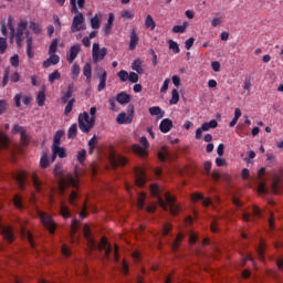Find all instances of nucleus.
<instances>
[{
  "label": "nucleus",
  "instance_id": "3",
  "mask_svg": "<svg viewBox=\"0 0 283 283\" xmlns=\"http://www.w3.org/2000/svg\"><path fill=\"white\" fill-rule=\"evenodd\" d=\"M84 238L86 240L87 248L90 251H104L105 260H109V254L112 253V244L107 242V238H102V241L97 244L92 232L90 231V226L85 224L83 230Z\"/></svg>",
  "mask_w": 283,
  "mask_h": 283
},
{
  "label": "nucleus",
  "instance_id": "45",
  "mask_svg": "<svg viewBox=\"0 0 283 283\" xmlns=\"http://www.w3.org/2000/svg\"><path fill=\"white\" fill-rule=\"evenodd\" d=\"M78 74H81V66L78 63H74L71 70V76L72 78H77Z\"/></svg>",
  "mask_w": 283,
  "mask_h": 283
},
{
  "label": "nucleus",
  "instance_id": "38",
  "mask_svg": "<svg viewBox=\"0 0 283 283\" xmlns=\"http://www.w3.org/2000/svg\"><path fill=\"white\" fill-rule=\"evenodd\" d=\"M145 28H147L148 30H156V22L154 21V18L149 14L146 17Z\"/></svg>",
  "mask_w": 283,
  "mask_h": 283
},
{
  "label": "nucleus",
  "instance_id": "53",
  "mask_svg": "<svg viewBox=\"0 0 283 283\" xmlns=\"http://www.w3.org/2000/svg\"><path fill=\"white\" fill-rule=\"evenodd\" d=\"M60 211H61V216H63L64 218H70V208H67L65 203L63 202L61 203Z\"/></svg>",
  "mask_w": 283,
  "mask_h": 283
},
{
  "label": "nucleus",
  "instance_id": "62",
  "mask_svg": "<svg viewBox=\"0 0 283 283\" xmlns=\"http://www.w3.org/2000/svg\"><path fill=\"white\" fill-rule=\"evenodd\" d=\"M75 99H70L67 105L65 106L64 114H70L72 112V108L74 107Z\"/></svg>",
  "mask_w": 283,
  "mask_h": 283
},
{
  "label": "nucleus",
  "instance_id": "8",
  "mask_svg": "<svg viewBox=\"0 0 283 283\" xmlns=\"http://www.w3.org/2000/svg\"><path fill=\"white\" fill-rule=\"evenodd\" d=\"M38 217L40 218L42 224L46 227V229L50 231V233H54L56 229V223L52 220V217L49 214H45V212L41 210H36Z\"/></svg>",
  "mask_w": 283,
  "mask_h": 283
},
{
  "label": "nucleus",
  "instance_id": "58",
  "mask_svg": "<svg viewBox=\"0 0 283 283\" xmlns=\"http://www.w3.org/2000/svg\"><path fill=\"white\" fill-rule=\"evenodd\" d=\"M108 103H109V105H111L112 112H118V109H120V108H118V106L116 105V103H118V101H117L116 98H114V97L109 98V99H108Z\"/></svg>",
  "mask_w": 283,
  "mask_h": 283
},
{
  "label": "nucleus",
  "instance_id": "61",
  "mask_svg": "<svg viewBox=\"0 0 283 283\" xmlns=\"http://www.w3.org/2000/svg\"><path fill=\"white\" fill-rule=\"evenodd\" d=\"M256 251H258L260 260H263V258H264V243H263V241L260 242Z\"/></svg>",
  "mask_w": 283,
  "mask_h": 283
},
{
  "label": "nucleus",
  "instance_id": "57",
  "mask_svg": "<svg viewBox=\"0 0 283 283\" xmlns=\"http://www.w3.org/2000/svg\"><path fill=\"white\" fill-rule=\"evenodd\" d=\"M30 30H32L34 34H41V25H39L36 22H30Z\"/></svg>",
  "mask_w": 283,
  "mask_h": 283
},
{
  "label": "nucleus",
  "instance_id": "36",
  "mask_svg": "<svg viewBox=\"0 0 283 283\" xmlns=\"http://www.w3.org/2000/svg\"><path fill=\"white\" fill-rule=\"evenodd\" d=\"M10 145V139L8 138V135L0 132V149H6Z\"/></svg>",
  "mask_w": 283,
  "mask_h": 283
},
{
  "label": "nucleus",
  "instance_id": "25",
  "mask_svg": "<svg viewBox=\"0 0 283 283\" xmlns=\"http://www.w3.org/2000/svg\"><path fill=\"white\" fill-rule=\"evenodd\" d=\"M116 17L114 13H108L107 23L105 24L104 32L105 34H109L112 32V29L114 28V21Z\"/></svg>",
  "mask_w": 283,
  "mask_h": 283
},
{
  "label": "nucleus",
  "instance_id": "10",
  "mask_svg": "<svg viewBox=\"0 0 283 283\" xmlns=\"http://www.w3.org/2000/svg\"><path fill=\"white\" fill-rule=\"evenodd\" d=\"M264 176H266V169L265 168H261L258 171V180H259V186H258V193L262 195H266L269 193V188H266V179L264 178Z\"/></svg>",
  "mask_w": 283,
  "mask_h": 283
},
{
  "label": "nucleus",
  "instance_id": "16",
  "mask_svg": "<svg viewBox=\"0 0 283 283\" xmlns=\"http://www.w3.org/2000/svg\"><path fill=\"white\" fill-rule=\"evenodd\" d=\"M174 128V122L169 118H165L159 124V129L161 134H169L171 129Z\"/></svg>",
  "mask_w": 283,
  "mask_h": 283
},
{
  "label": "nucleus",
  "instance_id": "5",
  "mask_svg": "<svg viewBox=\"0 0 283 283\" xmlns=\"http://www.w3.org/2000/svg\"><path fill=\"white\" fill-rule=\"evenodd\" d=\"M94 125H96V120L94 117H90V113L84 112L78 115V127L83 134H90L94 129Z\"/></svg>",
  "mask_w": 283,
  "mask_h": 283
},
{
  "label": "nucleus",
  "instance_id": "51",
  "mask_svg": "<svg viewBox=\"0 0 283 283\" xmlns=\"http://www.w3.org/2000/svg\"><path fill=\"white\" fill-rule=\"evenodd\" d=\"M85 158H87V151L85 149L80 150L77 153V163H80L81 165H83V163H85Z\"/></svg>",
  "mask_w": 283,
  "mask_h": 283
},
{
  "label": "nucleus",
  "instance_id": "12",
  "mask_svg": "<svg viewBox=\"0 0 283 283\" xmlns=\"http://www.w3.org/2000/svg\"><path fill=\"white\" fill-rule=\"evenodd\" d=\"M109 163L113 167H123L127 163V158H125L123 155L111 153Z\"/></svg>",
  "mask_w": 283,
  "mask_h": 283
},
{
  "label": "nucleus",
  "instance_id": "28",
  "mask_svg": "<svg viewBox=\"0 0 283 283\" xmlns=\"http://www.w3.org/2000/svg\"><path fill=\"white\" fill-rule=\"evenodd\" d=\"M21 98H22V103L24 104V105H30V97H28V96H22L21 94H17L15 96H14V102H15V106L17 107H21Z\"/></svg>",
  "mask_w": 283,
  "mask_h": 283
},
{
  "label": "nucleus",
  "instance_id": "34",
  "mask_svg": "<svg viewBox=\"0 0 283 283\" xmlns=\"http://www.w3.org/2000/svg\"><path fill=\"white\" fill-rule=\"evenodd\" d=\"M122 19H128L132 20L136 17V13L134 12L133 9H125L120 12Z\"/></svg>",
  "mask_w": 283,
  "mask_h": 283
},
{
  "label": "nucleus",
  "instance_id": "21",
  "mask_svg": "<svg viewBox=\"0 0 283 283\" xmlns=\"http://www.w3.org/2000/svg\"><path fill=\"white\" fill-rule=\"evenodd\" d=\"M49 59L43 62V67H50L51 65H59L61 57L56 53H49Z\"/></svg>",
  "mask_w": 283,
  "mask_h": 283
},
{
  "label": "nucleus",
  "instance_id": "1",
  "mask_svg": "<svg viewBox=\"0 0 283 283\" xmlns=\"http://www.w3.org/2000/svg\"><path fill=\"white\" fill-rule=\"evenodd\" d=\"M7 25L11 43H14L15 40L18 48H22L23 41L27 39V54L29 59H34V42L32 36H30V31H28V20L21 19L14 24L12 15H9Z\"/></svg>",
  "mask_w": 283,
  "mask_h": 283
},
{
  "label": "nucleus",
  "instance_id": "4",
  "mask_svg": "<svg viewBox=\"0 0 283 283\" xmlns=\"http://www.w3.org/2000/svg\"><path fill=\"white\" fill-rule=\"evenodd\" d=\"M54 176H56V178H60L59 180L60 193H63V191H65L67 187H78V176H80L78 169H75L74 175L64 176L63 168L61 167V165H55Z\"/></svg>",
  "mask_w": 283,
  "mask_h": 283
},
{
  "label": "nucleus",
  "instance_id": "31",
  "mask_svg": "<svg viewBox=\"0 0 283 283\" xmlns=\"http://www.w3.org/2000/svg\"><path fill=\"white\" fill-rule=\"evenodd\" d=\"M83 74L86 76L87 83H92V64L86 63L83 67Z\"/></svg>",
  "mask_w": 283,
  "mask_h": 283
},
{
  "label": "nucleus",
  "instance_id": "59",
  "mask_svg": "<svg viewBox=\"0 0 283 283\" xmlns=\"http://www.w3.org/2000/svg\"><path fill=\"white\" fill-rule=\"evenodd\" d=\"M117 76L119 77V80L125 83V81H128L129 78V73H127V71H119L117 73Z\"/></svg>",
  "mask_w": 283,
  "mask_h": 283
},
{
  "label": "nucleus",
  "instance_id": "15",
  "mask_svg": "<svg viewBox=\"0 0 283 283\" xmlns=\"http://www.w3.org/2000/svg\"><path fill=\"white\" fill-rule=\"evenodd\" d=\"M31 180L33 189H35L38 193H41V191H43V181H41L36 172L31 174Z\"/></svg>",
  "mask_w": 283,
  "mask_h": 283
},
{
  "label": "nucleus",
  "instance_id": "49",
  "mask_svg": "<svg viewBox=\"0 0 283 283\" xmlns=\"http://www.w3.org/2000/svg\"><path fill=\"white\" fill-rule=\"evenodd\" d=\"M145 198H147V195H145V192H140L137 199L138 209H143V207H145Z\"/></svg>",
  "mask_w": 283,
  "mask_h": 283
},
{
  "label": "nucleus",
  "instance_id": "64",
  "mask_svg": "<svg viewBox=\"0 0 283 283\" xmlns=\"http://www.w3.org/2000/svg\"><path fill=\"white\" fill-rule=\"evenodd\" d=\"M128 81L130 83H138V74H136L135 72H130L128 75Z\"/></svg>",
  "mask_w": 283,
  "mask_h": 283
},
{
  "label": "nucleus",
  "instance_id": "44",
  "mask_svg": "<svg viewBox=\"0 0 283 283\" xmlns=\"http://www.w3.org/2000/svg\"><path fill=\"white\" fill-rule=\"evenodd\" d=\"M78 133V126L76 124H72L69 128L67 137L76 138V134Z\"/></svg>",
  "mask_w": 283,
  "mask_h": 283
},
{
  "label": "nucleus",
  "instance_id": "27",
  "mask_svg": "<svg viewBox=\"0 0 283 283\" xmlns=\"http://www.w3.org/2000/svg\"><path fill=\"white\" fill-rule=\"evenodd\" d=\"M136 45H138V33H136V30H133L130 33V40H129V50L134 51L136 50Z\"/></svg>",
  "mask_w": 283,
  "mask_h": 283
},
{
  "label": "nucleus",
  "instance_id": "23",
  "mask_svg": "<svg viewBox=\"0 0 283 283\" xmlns=\"http://www.w3.org/2000/svg\"><path fill=\"white\" fill-rule=\"evenodd\" d=\"M15 182L20 187V189H23L25 187V178H28V172L22 170L14 175Z\"/></svg>",
  "mask_w": 283,
  "mask_h": 283
},
{
  "label": "nucleus",
  "instance_id": "35",
  "mask_svg": "<svg viewBox=\"0 0 283 283\" xmlns=\"http://www.w3.org/2000/svg\"><path fill=\"white\" fill-rule=\"evenodd\" d=\"M132 70L137 72V74H143V62L140 61V59H137L133 62Z\"/></svg>",
  "mask_w": 283,
  "mask_h": 283
},
{
  "label": "nucleus",
  "instance_id": "18",
  "mask_svg": "<svg viewBox=\"0 0 283 283\" xmlns=\"http://www.w3.org/2000/svg\"><path fill=\"white\" fill-rule=\"evenodd\" d=\"M78 52H81V45L75 44L70 48L69 54L66 56L69 63H74L76 56H78Z\"/></svg>",
  "mask_w": 283,
  "mask_h": 283
},
{
  "label": "nucleus",
  "instance_id": "47",
  "mask_svg": "<svg viewBox=\"0 0 283 283\" xmlns=\"http://www.w3.org/2000/svg\"><path fill=\"white\" fill-rule=\"evenodd\" d=\"M21 237L27 238V240L30 242L31 247H34V240L32 239V233H30V231H25L24 229H22Z\"/></svg>",
  "mask_w": 283,
  "mask_h": 283
},
{
  "label": "nucleus",
  "instance_id": "14",
  "mask_svg": "<svg viewBox=\"0 0 283 283\" xmlns=\"http://www.w3.org/2000/svg\"><path fill=\"white\" fill-rule=\"evenodd\" d=\"M52 154L51 163L56 160V156H59V158H67V150L61 146H52Z\"/></svg>",
  "mask_w": 283,
  "mask_h": 283
},
{
  "label": "nucleus",
  "instance_id": "29",
  "mask_svg": "<svg viewBox=\"0 0 283 283\" xmlns=\"http://www.w3.org/2000/svg\"><path fill=\"white\" fill-rule=\"evenodd\" d=\"M188 25H189V22H184L182 25H175L172 28L174 34H185V32H187Z\"/></svg>",
  "mask_w": 283,
  "mask_h": 283
},
{
  "label": "nucleus",
  "instance_id": "32",
  "mask_svg": "<svg viewBox=\"0 0 283 283\" xmlns=\"http://www.w3.org/2000/svg\"><path fill=\"white\" fill-rule=\"evenodd\" d=\"M116 99H117V103H119L120 105H127V103L132 101V97L125 93H119Z\"/></svg>",
  "mask_w": 283,
  "mask_h": 283
},
{
  "label": "nucleus",
  "instance_id": "33",
  "mask_svg": "<svg viewBox=\"0 0 283 283\" xmlns=\"http://www.w3.org/2000/svg\"><path fill=\"white\" fill-rule=\"evenodd\" d=\"M101 13H97L94 18L91 19V28L93 30H98V28H101Z\"/></svg>",
  "mask_w": 283,
  "mask_h": 283
},
{
  "label": "nucleus",
  "instance_id": "37",
  "mask_svg": "<svg viewBox=\"0 0 283 283\" xmlns=\"http://www.w3.org/2000/svg\"><path fill=\"white\" fill-rule=\"evenodd\" d=\"M178 101H180V93H178V90L174 88L171 91V98L169 103L170 105H178Z\"/></svg>",
  "mask_w": 283,
  "mask_h": 283
},
{
  "label": "nucleus",
  "instance_id": "13",
  "mask_svg": "<svg viewBox=\"0 0 283 283\" xmlns=\"http://www.w3.org/2000/svg\"><path fill=\"white\" fill-rule=\"evenodd\" d=\"M135 176H136L137 187H144L145 182H147V177L145 176V168L144 167H136L135 168Z\"/></svg>",
  "mask_w": 283,
  "mask_h": 283
},
{
  "label": "nucleus",
  "instance_id": "24",
  "mask_svg": "<svg viewBox=\"0 0 283 283\" xmlns=\"http://www.w3.org/2000/svg\"><path fill=\"white\" fill-rule=\"evenodd\" d=\"M191 200L192 202H198V200H202L203 207H209V205H211V199L205 198L202 193H198V192L191 196Z\"/></svg>",
  "mask_w": 283,
  "mask_h": 283
},
{
  "label": "nucleus",
  "instance_id": "52",
  "mask_svg": "<svg viewBox=\"0 0 283 283\" xmlns=\"http://www.w3.org/2000/svg\"><path fill=\"white\" fill-rule=\"evenodd\" d=\"M13 205H14V207H17V209H23V201H22L21 196H19V195L14 196Z\"/></svg>",
  "mask_w": 283,
  "mask_h": 283
},
{
  "label": "nucleus",
  "instance_id": "7",
  "mask_svg": "<svg viewBox=\"0 0 283 283\" xmlns=\"http://www.w3.org/2000/svg\"><path fill=\"white\" fill-rule=\"evenodd\" d=\"M74 13L75 15L71 25V32H81L82 30H85V17L78 11Z\"/></svg>",
  "mask_w": 283,
  "mask_h": 283
},
{
  "label": "nucleus",
  "instance_id": "22",
  "mask_svg": "<svg viewBox=\"0 0 283 283\" xmlns=\"http://www.w3.org/2000/svg\"><path fill=\"white\" fill-rule=\"evenodd\" d=\"M99 84L97 86L98 92H103L107 85V71L101 69L98 72Z\"/></svg>",
  "mask_w": 283,
  "mask_h": 283
},
{
  "label": "nucleus",
  "instance_id": "20",
  "mask_svg": "<svg viewBox=\"0 0 283 283\" xmlns=\"http://www.w3.org/2000/svg\"><path fill=\"white\" fill-rule=\"evenodd\" d=\"M260 213H261V210L260 208H258V206H254L253 207V216L247 211H243V214H242V219L245 221V222H253V219L256 217L259 218L260 217Z\"/></svg>",
  "mask_w": 283,
  "mask_h": 283
},
{
  "label": "nucleus",
  "instance_id": "42",
  "mask_svg": "<svg viewBox=\"0 0 283 283\" xmlns=\"http://www.w3.org/2000/svg\"><path fill=\"white\" fill-rule=\"evenodd\" d=\"M169 50H172L175 54H180V45L174 40H168Z\"/></svg>",
  "mask_w": 283,
  "mask_h": 283
},
{
  "label": "nucleus",
  "instance_id": "60",
  "mask_svg": "<svg viewBox=\"0 0 283 283\" xmlns=\"http://www.w3.org/2000/svg\"><path fill=\"white\" fill-rule=\"evenodd\" d=\"M10 78V67H7L4 71L3 80H2V87L8 85V81Z\"/></svg>",
  "mask_w": 283,
  "mask_h": 283
},
{
  "label": "nucleus",
  "instance_id": "6",
  "mask_svg": "<svg viewBox=\"0 0 283 283\" xmlns=\"http://www.w3.org/2000/svg\"><path fill=\"white\" fill-rule=\"evenodd\" d=\"M107 56V48H101V44L93 43L92 59L93 63H101Z\"/></svg>",
  "mask_w": 283,
  "mask_h": 283
},
{
  "label": "nucleus",
  "instance_id": "41",
  "mask_svg": "<svg viewBox=\"0 0 283 283\" xmlns=\"http://www.w3.org/2000/svg\"><path fill=\"white\" fill-rule=\"evenodd\" d=\"M36 102L39 107H43L45 105V90L40 91L36 96Z\"/></svg>",
  "mask_w": 283,
  "mask_h": 283
},
{
  "label": "nucleus",
  "instance_id": "63",
  "mask_svg": "<svg viewBox=\"0 0 283 283\" xmlns=\"http://www.w3.org/2000/svg\"><path fill=\"white\" fill-rule=\"evenodd\" d=\"M10 63L13 67H19V55H13L10 57Z\"/></svg>",
  "mask_w": 283,
  "mask_h": 283
},
{
  "label": "nucleus",
  "instance_id": "30",
  "mask_svg": "<svg viewBox=\"0 0 283 283\" xmlns=\"http://www.w3.org/2000/svg\"><path fill=\"white\" fill-rule=\"evenodd\" d=\"M158 158L161 160V163H165L167 158H169V149H167V146H163L158 151Z\"/></svg>",
  "mask_w": 283,
  "mask_h": 283
},
{
  "label": "nucleus",
  "instance_id": "17",
  "mask_svg": "<svg viewBox=\"0 0 283 283\" xmlns=\"http://www.w3.org/2000/svg\"><path fill=\"white\" fill-rule=\"evenodd\" d=\"M0 233H2L4 240H7L8 242H12V240H14V234L12 233V228H10L8 226H2L0 223Z\"/></svg>",
  "mask_w": 283,
  "mask_h": 283
},
{
  "label": "nucleus",
  "instance_id": "9",
  "mask_svg": "<svg viewBox=\"0 0 283 283\" xmlns=\"http://www.w3.org/2000/svg\"><path fill=\"white\" fill-rule=\"evenodd\" d=\"M128 115L125 112L119 113L116 117V123L118 125H129L134 120V105L128 106Z\"/></svg>",
  "mask_w": 283,
  "mask_h": 283
},
{
  "label": "nucleus",
  "instance_id": "11",
  "mask_svg": "<svg viewBox=\"0 0 283 283\" xmlns=\"http://www.w3.org/2000/svg\"><path fill=\"white\" fill-rule=\"evenodd\" d=\"M139 142L142 146L136 144L133 145V151L138 154V156L145 157L149 153V142L147 140V137H142Z\"/></svg>",
  "mask_w": 283,
  "mask_h": 283
},
{
  "label": "nucleus",
  "instance_id": "19",
  "mask_svg": "<svg viewBox=\"0 0 283 283\" xmlns=\"http://www.w3.org/2000/svg\"><path fill=\"white\" fill-rule=\"evenodd\" d=\"M12 134H20L22 145H28V135L25 134L24 127L14 125L12 128Z\"/></svg>",
  "mask_w": 283,
  "mask_h": 283
},
{
  "label": "nucleus",
  "instance_id": "55",
  "mask_svg": "<svg viewBox=\"0 0 283 283\" xmlns=\"http://www.w3.org/2000/svg\"><path fill=\"white\" fill-rule=\"evenodd\" d=\"M6 50H8V41L6 38H0V54H4Z\"/></svg>",
  "mask_w": 283,
  "mask_h": 283
},
{
  "label": "nucleus",
  "instance_id": "48",
  "mask_svg": "<svg viewBox=\"0 0 283 283\" xmlns=\"http://www.w3.org/2000/svg\"><path fill=\"white\" fill-rule=\"evenodd\" d=\"M57 48H59V39L52 40L49 49V54H56Z\"/></svg>",
  "mask_w": 283,
  "mask_h": 283
},
{
  "label": "nucleus",
  "instance_id": "54",
  "mask_svg": "<svg viewBox=\"0 0 283 283\" xmlns=\"http://www.w3.org/2000/svg\"><path fill=\"white\" fill-rule=\"evenodd\" d=\"M96 136H93L90 142H88V154H92V151H94V149H96Z\"/></svg>",
  "mask_w": 283,
  "mask_h": 283
},
{
  "label": "nucleus",
  "instance_id": "50",
  "mask_svg": "<svg viewBox=\"0 0 283 283\" xmlns=\"http://www.w3.org/2000/svg\"><path fill=\"white\" fill-rule=\"evenodd\" d=\"M185 235H182V233H179L176 238V240L172 243V251H176L178 249V247H180V242H182Z\"/></svg>",
  "mask_w": 283,
  "mask_h": 283
},
{
  "label": "nucleus",
  "instance_id": "43",
  "mask_svg": "<svg viewBox=\"0 0 283 283\" xmlns=\"http://www.w3.org/2000/svg\"><path fill=\"white\" fill-rule=\"evenodd\" d=\"M54 81H61V73L59 70L53 71L51 74H49V83H54Z\"/></svg>",
  "mask_w": 283,
  "mask_h": 283
},
{
  "label": "nucleus",
  "instance_id": "46",
  "mask_svg": "<svg viewBox=\"0 0 283 283\" xmlns=\"http://www.w3.org/2000/svg\"><path fill=\"white\" fill-rule=\"evenodd\" d=\"M280 191V177H274L272 180V193H279Z\"/></svg>",
  "mask_w": 283,
  "mask_h": 283
},
{
  "label": "nucleus",
  "instance_id": "56",
  "mask_svg": "<svg viewBox=\"0 0 283 283\" xmlns=\"http://www.w3.org/2000/svg\"><path fill=\"white\" fill-rule=\"evenodd\" d=\"M78 229V221L73 220L72 226H71V240L74 242V233H76Z\"/></svg>",
  "mask_w": 283,
  "mask_h": 283
},
{
  "label": "nucleus",
  "instance_id": "40",
  "mask_svg": "<svg viewBox=\"0 0 283 283\" xmlns=\"http://www.w3.org/2000/svg\"><path fill=\"white\" fill-rule=\"evenodd\" d=\"M65 133L63 130H57L55 133L54 139H53V147H59L61 146V138H63V135Z\"/></svg>",
  "mask_w": 283,
  "mask_h": 283
},
{
  "label": "nucleus",
  "instance_id": "26",
  "mask_svg": "<svg viewBox=\"0 0 283 283\" xmlns=\"http://www.w3.org/2000/svg\"><path fill=\"white\" fill-rule=\"evenodd\" d=\"M150 116H157L158 119L165 117V111L160 108V106H153L148 109Z\"/></svg>",
  "mask_w": 283,
  "mask_h": 283
},
{
  "label": "nucleus",
  "instance_id": "2",
  "mask_svg": "<svg viewBox=\"0 0 283 283\" xmlns=\"http://www.w3.org/2000/svg\"><path fill=\"white\" fill-rule=\"evenodd\" d=\"M150 193L155 198H157V202L164 211H170L172 216H178L180 209L178 208V205H176V197L171 196V193L166 192L165 193V200L163 197H160V188L156 185L150 186Z\"/></svg>",
  "mask_w": 283,
  "mask_h": 283
},
{
  "label": "nucleus",
  "instance_id": "39",
  "mask_svg": "<svg viewBox=\"0 0 283 283\" xmlns=\"http://www.w3.org/2000/svg\"><path fill=\"white\" fill-rule=\"evenodd\" d=\"M40 167L42 169H48L50 167V157H48V154H43L40 159Z\"/></svg>",
  "mask_w": 283,
  "mask_h": 283
}]
</instances>
